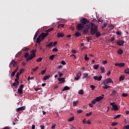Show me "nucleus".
Masks as SVG:
<instances>
[{"label":"nucleus","instance_id":"obj_28","mask_svg":"<svg viewBox=\"0 0 129 129\" xmlns=\"http://www.w3.org/2000/svg\"><path fill=\"white\" fill-rule=\"evenodd\" d=\"M79 94L82 95V94H84V91L83 90H80L78 92Z\"/></svg>","mask_w":129,"mask_h":129},{"label":"nucleus","instance_id":"obj_10","mask_svg":"<svg viewBox=\"0 0 129 129\" xmlns=\"http://www.w3.org/2000/svg\"><path fill=\"white\" fill-rule=\"evenodd\" d=\"M23 110H26V106H23L22 107H19L17 109V112H19V111H22Z\"/></svg>","mask_w":129,"mask_h":129},{"label":"nucleus","instance_id":"obj_51","mask_svg":"<svg viewBox=\"0 0 129 129\" xmlns=\"http://www.w3.org/2000/svg\"><path fill=\"white\" fill-rule=\"evenodd\" d=\"M117 124V122H113L112 123H111V125L112 126H115V125H116Z\"/></svg>","mask_w":129,"mask_h":129},{"label":"nucleus","instance_id":"obj_8","mask_svg":"<svg viewBox=\"0 0 129 129\" xmlns=\"http://www.w3.org/2000/svg\"><path fill=\"white\" fill-rule=\"evenodd\" d=\"M57 79L59 81L58 84H62V83H65V78H58Z\"/></svg>","mask_w":129,"mask_h":129},{"label":"nucleus","instance_id":"obj_18","mask_svg":"<svg viewBox=\"0 0 129 129\" xmlns=\"http://www.w3.org/2000/svg\"><path fill=\"white\" fill-rule=\"evenodd\" d=\"M50 77H51V76H50V75H49L48 76V75H46L45 76H44L43 78V80H48Z\"/></svg>","mask_w":129,"mask_h":129},{"label":"nucleus","instance_id":"obj_27","mask_svg":"<svg viewBox=\"0 0 129 129\" xmlns=\"http://www.w3.org/2000/svg\"><path fill=\"white\" fill-rule=\"evenodd\" d=\"M99 68V64H94V69H95V70H97Z\"/></svg>","mask_w":129,"mask_h":129},{"label":"nucleus","instance_id":"obj_43","mask_svg":"<svg viewBox=\"0 0 129 129\" xmlns=\"http://www.w3.org/2000/svg\"><path fill=\"white\" fill-rule=\"evenodd\" d=\"M43 60V58L40 57L36 59V62H41Z\"/></svg>","mask_w":129,"mask_h":129},{"label":"nucleus","instance_id":"obj_48","mask_svg":"<svg viewBox=\"0 0 129 129\" xmlns=\"http://www.w3.org/2000/svg\"><path fill=\"white\" fill-rule=\"evenodd\" d=\"M90 88H91L92 90H94L95 89V86L94 85H90Z\"/></svg>","mask_w":129,"mask_h":129},{"label":"nucleus","instance_id":"obj_23","mask_svg":"<svg viewBox=\"0 0 129 129\" xmlns=\"http://www.w3.org/2000/svg\"><path fill=\"white\" fill-rule=\"evenodd\" d=\"M89 31V30L88 29L85 28V29L83 30V34H84V35H87V33H88Z\"/></svg>","mask_w":129,"mask_h":129},{"label":"nucleus","instance_id":"obj_61","mask_svg":"<svg viewBox=\"0 0 129 129\" xmlns=\"http://www.w3.org/2000/svg\"><path fill=\"white\" fill-rule=\"evenodd\" d=\"M124 129H129V125H125L123 127Z\"/></svg>","mask_w":129,"mask_h":129},{"label":"nucleus","instance_id":"obj_33","mask_svg":"<svg viewBox=\"0 0 129 129\" xmlns=\"http://www.w3.org/2000/svg\"><path fill=\"white\" fill-rule=\"evenodd\" d=\"M89 57L87 56V54L85 55V61H89Z\"/></svg>","mask_w":129,"mask_h":129},{"label":"nucleus","instance_id":"obj_26","mask_svg":"<svg viewBox=\"0 0 129 129\" xmlns=\"http://www.w3.org/2000/svg\"><path fill=\"white\" fill-rule=\"evenodd\" d=\"M70 89V87L69 86H66L64 88L62 89V91H65L66 90H69Z\"/></svg>","mask_w":129,"mask_h":129},{"label":"nucleus","instance_id":"obj_14","mask_svg":"<svg viewBox=\"0 0 129 129\" xmlns=\"http://www.w3.org/2000/svg\"><path fill=\"white\" fill-rule=\"evenodd\" d=\"M116 44L118 45V46H122L123 44H124V41H118L116 42Z\"/></svg>","mask_w":129,"mask_h":129},{"label":"nucleus","instance_id":"obj_45","mask_svg":"<svg viewBox=\"0 0 129 129\" xmlns=\"http://www.w3.org/2000/svg\"><path fill=\"white\" fill-rule=\"evenodd\" d=\"M116 35H117V36H121V32L118 31L116 32Z\"/></svg>","mask_w":129,"mask_h":129},{"label":"nucleus","instance_id":"obj_1","mask_svg":"<svg viewBox=\"0 0 129 129\" xmlns=\"http://www.w3.org/2000/svg\"><path fill=\"white\" fill-rule=\"evenodd\" d=\"M91 24V28H90V31H91V35L92 36H93L95 34L96 37L97 38H98L99 37H100L101 36V34L100 32H98V26L96 25L94 23H90Z\"/></svg>","mask_w":129,"mask_h":129},{"label":"nucleus","instance_id":"obj_36","mask_svg":"<svg viewBox=\"0 0 129 129\" xmlns=\"http://www.w3.org/2000/svg\"><path fill=\"white\" fill-rule=\"evenodd\" d=\"M100 70L101 71V73H104V72H105V69L103 67H101L100 68Z\"/></svg>","mask_w":129,"mask_h":129},{"label":"nucleus","instance_id":"obj_56","mask_svg":"<svg viewBox=\"0 0 129 129\" xmlns=\"http://www.w3.org/2000/svg\"><path fill=\"white\" fill-rule=\"evenodd\" d=\"M125 73L127 74H129V69H127L124 71Z\"/></svg>","mask_w":129,"mask_h":129},{"label":"nucleus","instance_id":"obj_41","mask_svg":"<svg viewBox=\"0 0 129 129\" xmlns=\"http://www.w3.org/2000/svg\"><path fill=\"white\" fill-rule=\"evenodd\" d=\"M78 104V101L73 102V105L74 106H76Z\"/></svg>","mask_w":129,"mask_h":129},{"label":"nucleus","instance_id":"obj_32","mask_svg":"<svg viewBox=\"0 0 129 129\" xmlns=\"http://www.w3.org/2000/svg\"><path fill=\"white\" fill-rule=\"evenodd\" d=\"M64 27V24H60L58 25V29H61V28H63Z\"/></svg>","mask_w":129,"mask_h":129},{"label":"nucleus","instance_id":"obj_39","mask_svg":"<svg viewBox=\"0 0 129 129\" xmlns=\"http://www.w3.org/2000/svg\"><path fill=\"white\" fill-rule=\"evenodd\" d=\"M107 26V23L106 22H105L104 24L102 26V29H104V28H105V27H106Z\"/></svg>","mask_w":129,"mask_h":129},{"label":"nucleus","instance_id":"obj_62","mask_svg":"<svg viewBox=\"0 0 129 129\" xmlns=\"http://www.w3.org/2000/svg\"><path fill=\"white\" fill-rule=\"evenodd\" d=\"M52 51H54L55 52H57V51H58V49L57 48V47H55V48L52 49Z\"/></svg>","mask_w":129,"mask_h":129},{"label":"nucleus","instance_id":"obj_21","mask_svg":"<svg viewBox=\"0 0 129 129\" xmlns=\"http://www.w3.org/2000/svg\"><path fill=\"white\" fill-rule=\"evenodd\" d=\"M36 49L32 50L30 52V53H30V54L31 55H33V56H35L36 57Z\"/></svg>","mask_w":129,"mask_h":129},{"label":"nucleus","instance_id":"obj_35","mask_svg":"<svg viewBox=\"0 0 129 129\" xmlns=\"http://www.w3.org/2000/svg\"><path fill=\"white\" fill-rule=\"evenodd\" d=\"M54 57H55V54H52L49 56V59H50V60H53Z\"/></svg>","mask_w":129,"mask_h":129},{"label":"nucleus","instance_id":"obj_22","mask_svg":"<svg viewBox=\"0 0 129 129\" xmlns=\"http://www.w3.org/2000/svg\"><path fill=\"white\" fill-rule=\"evenodd\" d=\"M86 29H87L88 30H89V29L91 28V23H90L89 24H87L85 26Z\"/></svg>","mask_w":129,"mask_h":129},{"label":"nucleus","instance_id":"obj_12","mask_svg":"<svg viewBox=\"0 0 129 129\" xmlns=\"http://www.w3.org/2000/svg\"><path fill=\"white\" fill-rule=\"evenodd\" d=\"M114 65L115 66H119V67H123L124 66H125V63L123 62H121L119 63H115Z\"/></svg>","mask_w":129,"mask_h":129},{"label":"nucleus","instance_id":"obj_64","mask_svg":"<svg viewBox=\"0 0 129 129\" xmlns=\"http://www.w3.org/2000/svg\"><path fill=\"white\" fill-rule=\"evenodd\" d=\"M46 69H45V70H43V71H41V74H42V75H44V74L46 73Z\"/></svg>","mask_w":129,"mask_h":129},{"label":"nucleus","instance_id":"obj_44","mask_svg":"<svg viewBox=\"0 0 129 129\" xmlns=\"http://www.w3.org/2000/svg\"><path fill=\"white\" fill-rule=\"evenodd\" d=\"M33 79H34V77H28L27 80L28 81H30V80H33Z\"/></svg>","mask_w":129,"mask_h":129},{"label":"nucleus","instance_id":"obj_4","mask_svg":"<svg viewBox=\"0 0 129 129\" xmlns=\"http://www.w3.org/2000/svg\"><path fill=\"white\" fill-rule=\"evenodd\" d=\"M80 22L84 25H86V24H89V20L85 18H83L81 19Z\"/></svg>","mask_w":129,"mask_h":129},{"label":"nucleus","instance_id":"obj_63","mask_svg":"<svg viewBox=\"0 0 129 129\" xmlns=\"http://www.w3.org/2000/svg\"><path fill=\"white\" fill-rule=\"evenodd\" d=\"M38 68H39V67H37L35 68L34 69H33V71L34 72L37 71V70H38Z\"/></svg>","mask_w":129,"mask_h":129},{"label":"nucleus","instance_id":"obj_13","mask_svg":"<svg viewBox=\"0 0 129 129\" xmlns=\"http://www.w3.org/2000/svg\"><path fill=\"white\" fill-rule=\"evenodd\" d=\"M94 80H97V81H100L101 79H102V76H100L98 77L97 76H95L93 77Z\"/></svg>","mask_w":129,"mask_h":129},{"label":"nucleus","instance_id":"obj_58","mask_svg":"<svg viewBox=\"0 0 129 129\" xmlns=\"http://www.w3.org/2000/svg\"><path fill=\"white\" fill-rule=\"evenodd\" d=\"M61 64H62V65H66V62H65V61L64 60H62L61 61Z\"/></svg>","mask_w":129,"mask_h":129},{"label":"nucleus","instance_id":"obj_42","mask_svg":"<svg viewBox=\"0 0 129 129\" xmlns=\"http://www.w3.org/2000/svg\"><path fill=\"white\" fill-rule=\"evenodd\" d=\"M83 110L82 109H79L77 110V113H82Z\"/></svg>","mask_w":129,"mask_h":129},{"label":"nucleus","instance_id":"obj_16","mask_svg":"<svg viewBox=\"0 0 129 129\" xmlns=\"http://www.w3.org/2000/svg\"><path fill=\"white\" fill-rule=\"evenodd\" d=\"M63 37H64V33L58 32L57 34V38H63Z\"/></svg>","mask_w":129,"mask_h":129},{"label":"nucleus","instance_id":"obj_11","mask_svg":"<svg viewBox=\"0 0 129 129\" xmlns=\"http://www.w3.org/2000/svg\"><path fill=\"white\" fill-rule=\"evenodd\" d=\"M35 55H33V54H30V55L28 56V57L26 59V61H30V60H32V59H33L34 58H35Z\"/></svg>","mask_w":129,"mask_h":129},{"label":"nucleus","instance_id":"obj_2","mask_svg":"<svg viewBox=\"0 0 129 129\" xmlns=\"http://www.w3.org/2000/svg\"><path fill=\"white\" fill-rule=\"evenodd\" d=\"M53 30H54V28H49L47 30L46 33H42L40 35H39L37 39H36V43L37 44H40V43H41V41H43V40H45L46 37H47V36H48V35H49V32H52V31H53Z\"/></svg>","mask_w":129,"mask_h":129},{"label":"nucleus","instance_id":"obj_5","mask_svg":"<svg viewBox=\"0 0 129 129\" xmlns=\"http://www.w3.org/2000/svg\"><path fill=\"white\" fill-rule=\"evenodd\" d=\"M84 27H85L84 25L82 24V23H79L76 26L77 30L78 31H82V30L84 29Z\"/></svg>","mask_w":129,"mask_h":129},{"label":"nucleus","instance_id":"obj_34","mask_svg":"<svg viewBox=\"0 0 129 129\" xmlns=\"http://www.w3.org/2000/svg\"><path fill=\"white\" fill-rule=\"evenodd\" d=\"M53 47V42H50L48 45H46V47Z\"/></svg>","mask_w":129,"mask_h":129},{"label":"nucleus","instance_id":"obj_3","mask_svg":"<svg viewBox=\"0 0 129 129\" xmlns=\"http://www.w3.org/2000/svg\"><path fill=\"white\" fill-rule=\"evenodd\" d=\"M109 83H111L112 84H113V81H112V80L109 78H107L103 82V84H104V85H106V84H108Z\"/></svg>","mask_w":129,"mask_h":129},{"label":"nucleus","instance_id":"obj_25","mask_svg":"<svg viewBox=\"0 0 129 129\" xmlns=\"http://www.w3.org/2000/svg\"><path fill=\"white\" fill-rule=\"evenodd\" d=\"M124 75H122L121 76H120L119 78V81H122L123 80H124Z\"/></svg>","mask_w":129,"mask_h":129},{"label":"nucleus","instance_id":"obj_53","mask_svg":"<svg viewBox=\"0 0 129 129\" xmlns=\"http://www.w3.org/2000/svg\"><path fill=\"white\" fill-rule=\"evenodd\" d=\"M12 85L14 86V87L16 88V87H18V85H17V82H14L13 83Z\"/></svg>","mask_w":129,"mask_h":129},{"label":"nucleus","instance_id":"obj_52","mask_svg":"<svg viewBox=\"0 0 129 129\" xmlns=\"http://www.w3.org/2000/svg\"><path fill=\"white\" fill-rule=\"evenodd\" d=\"M91 114H92V112H90L89 113H87L86 114V116H90V115H91Z\"/></svg>","mask_w":129,"mask_h":129},{"label":"nucleus","instance_id":"obj_29","mask_svg":"<svg viewBox=\"0 0 129 129\" xmlns=\"http://www.w3.org/2000/svg\"><path fill=\"white\" fill-rule=\"evenodd\" d=\"M38 35H39V31H37L36 32V33H35V35L34 36V38H33L34 40H35V39H36L37 38V37H38Z\"/></svg>","mask_w":129,"mask_h":129},{"label":"nucleus","instance_id":"obj_49","mask_svg":"<svg viewBox=\"0 0 129 129\" xmlns=\"http://www.w3.org/2000/svg\"><path fill=\"white\" fill-rule=\"evenodd\" d=\"M20 75H20V74H19V72H17L16 75V78L20 79V77H19Z\"/></svg>","mask_w":129,"mask_h":129},{"label":"nucleus","instance_id":"obj_6","mask_svg":"<svg viewBox=\"0 0 129 129\" xmlns=\"http://www.w3.org/2000/svg\"><path fill=\"white\" fill-rule=\"evenodd\" d=\"M110 104L112 106L114 110H118V106L117 105L115 104V102L110 103Z\"/></svg>","mask_w":129,"mask_h":129},{"label":"nucleus","instance_id":"obj_30","mask_svg":"<svg viewBox=\"0 0 129 129\" xmlns=\"http://www.w3.org/2000/svg\"><path fill=\"white\" fill-rule=\"evenodd\" d=\"M24 71H25V70L23 68L20 69L18 72L19 74H20L21 75L23 73V72H24Z\"/></svg>","mask_w":129,"mask_h":129},{"label":"nucleus","instance_id":"obj_38","mask_svg":"<svg viewBox=\"0 0 129 129\" xmlns=\"http://www.w3.org/2000/svg\"><path fill=\"white\" fill-rule=\"evenodd\" d=\"M105 85V86L102 87L104 89H107V88H109V87H110V86L108 85Z\"/></svg>","mask_w":129,"mask_h":129},{"label":"nucleus","instance_id":"obj_55","mask_svg":"<svg viewBox=\"0 0 129 129\" xmlns=\"http://www.w3.org/2000/svg\"><path fill=\"white\" fill-rule=\"evenodd\" d=\"M23 88H24V84H22L20 86L19 89H22L23 90Z\"/></svg>","mask_w":129,"mask_h":129},{"label":"nucleus","instance_id":"obj_59","mask_svg":"<svg viewBox=\"0 0 129 129\" xmlns=\"http://www.w3.org/2000/svg\"><path fill=\"white\" fill-rule=\"evenodd\" d=\"M86 38L87 39V42H89L90 40H92L91 37H87Z\"/></svg>","mask_w":129,"mask_h":129},{"label":"nucleus","instance_id":"obj_57","mask_svg":"<svg viewBox=\"0 0 129 129\" xmlns=\"http://www.w3.org/2000/svg\"><path fill=\"white\" fill-rule=\"evenodd\" d=\"M58 73L59 77L63 76V73H61L60 72H58Z\"/></svg>","mask_w":129,"mask_h":129},{"label":"nucleus","instance_id":"obj_47","mask_svg":"<svg viewBox=\"0 0 129 129\" xmlns=\"http://www.w3.org/2000/svg\"><path fill=\"white\" fill-rule=\"evenodd\" d=\"M29 52H26L25 53V54H24V57L25 58H28V57H29Z\"/></svg>","mask_w":129,"mask_h":129},{"label":"nucleus","instance_id":"obj_9","mask_svg":"<svg viewBox=\"0 0 129 129\" xmlns=\"http://www.w3.org/2000/svg\"><path fill=\"white\" fill-rule=\"evenodd\" d=\"M104 97V95L102 94L101 96H100L99 97H97L95 98V100H96L97 102L101 101V100H102V99H103Z\"/></svg>","mask_w":129,"mask_h":129},{"label":"nucleus","instance_id":"obj_17","mask_svg":"<svg viewBox=\"0 0 129 129\" xmlns=\"http://www.w3.org/2000/svg\"><path fill=\"white\" fill-rule=\"evenodd\" d=\"M83 78H90V76H88V73H85L83 74Z\"/></svg>","mask_w":129,"mask_h":129},{"label":"nucleus","instance_id":"obj_7","mask_svg":"<svg viewBox=\"0 0 129 129\" xmlns=\"http://www.w3.org/2000/svg\"><path fill=\"white\" fill-rule=\"evenodd\" d=\"M10 64L13 65V67H16V66H18V61H16L15 59H12Z\"/></svg>","mask_w":129,"mask_h":129},{"label":"nucleus","instance_id":"obj_15","mask_svg":"<svg viewBox=\"0 0 129 129\" xmlns=\"http://www.w3.org/2000/svg\"><path fill=\"white\" fill-rule=\"evenodd\" d=\"M81 77V73H79L76 75V77H75V80H79Z\"/></svg>","mask_w":129,"mask_h":129},{"label":"nucleus","instance_id":"obj_37","mask_svg":"<svg viewBox=\"0 0 129 129\" xmlns=\"http://www.w3.org/2000/svg\"><path fill=\"white\" fill-rule=\"evenodd\" d=\"M120 116H121V114H118L114 117V119H116V118H119Z\"/></svg>","mask_w":129,"mask_h":129},{"label":"nucleus","instance_id":"obj_60","mask_svg":"<svg viewBox=\"0 0 129 129\" xmlns=\"http://www.w3.org/2000/svg\"><path fill=\"white\" fill-rule=\"evenodd\" d=\"M18 71H19V66H17V67L16 68V69L15 70L14 72H15V73H17V72H18Z\"/></svg>","mask_w":129,"mask_h":129},{"label":"nucleus","instance_id":"obj_20","mask_svg":"<svg viewBox=\"0 0 129 129\" xmlns=\"http://www.w3.org/2000/svg\"><path fill=\"white\" fill-rule=\"evenodd\" d=\"M116 94H117V92L115 90H113L111 93V95H112L113 96H116Z\"/></svg>","mask_w":129,"mask_h":129},{"label":"nucleus","instance_id":"obj_54","mask_svg":"<svg viewBox=\"0 0 129 129\" xmlns=\"http://www.w3.org/2000/svg\"><path fill=\"white\" fill-rule=\"evenodd\" d=\"M127 95H128L127 94L124 93H123L122 94V96H123V97H126Z\"/></svg>","mask_w":129,"mask_h":129},{"label":"nucleus","instance_id":"obj_31","mask_svg":"<svg viewBox=\"0 0 129 129\" xmlns=\"http://www.w3.org/2000/svg\"><path fill=\"white\" fill-rule=\"evenodd\" d=\"M18 92L21 95V94H23V90H22L21 89H18Z\"/></svg>","mask_w":129,"mask_h":129},{"label":"nucleus","instance_id":"obj_50","mask_svg":"<svg viewBox=\"0 0 129 129\" xmlns=\"http://www.w3.org/2000/svg\"><path fill=\"white\" fill-rule=\"evenodd\" d=\"M74 120V117H72L68 119V121H73Z\"/></svg>","mask_w":129,"mask_h":129},{"label":"nucleus","instance_id":"obj_24","mask_svg":"<svg viewBox=\"0 0 129 129\" xmlns=\"http://www.w3.org/2000/svg\"><path fill=\"white\" fill-rule=\"evenodd\" d=\"M76 37H80L81 36V33L79 31H77L74 35Z\"/></svg>","mask_w":129,"mask_h":129},{"label":"nucleus","instance_id":"obj_46","mask_svg":"<svg viewBox=\"0 0 129 129\" xmlns=\"http://www.w3.org/2000/svg\"><path fill=\"white\" fill-rule=\"evenodd\" d=\"M96 102H97V101H96V100L95 99H94L93 101H92V104H95V103H96Z\"/></svg>","mask_w":129,"mask_h":129},{"label":"nucleus","instance_id":"obj_40","mask_svg":"<svg viewBox=\"0 0 129 129\" xmlns=\"http://www.w3.org/2000/svg\"><path fill=\"white\" fill-rule=\"evenodd\" d=\"M16 72L15 71H14L12 73L11 75V78H13V77H14V76H15V75L16 74Z\"/></svg>","mask_w":129,"mask_h":129},{"label":"nucleus","instance_id":"obj_19","mask_svg":"<svg viewBox=\"0 0 129 129\" xmlns=\"http://www.w3.org/2000/svg\"><path fill=\"white\" fill-rule=\"evenodd\" d=\"M117 53L119 55H122V53H123V50L121 48H119L117 51Z\"/></svg>","mask_w":129,"mask_h":129}]
</instances>
